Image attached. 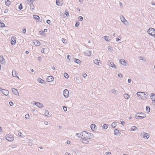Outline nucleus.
<instances>
[{"instance_id": "f257e3e1", "label": "nucleus", "mask_w": 155, "mask_h": 155, "mask_svg": "<svg viewBox=\"0 0 155 155\" xmlns=\"http://www.w3.org/2000/svg\"><path fill=\"white\" fill-rule=\"evenodd\" d=\"M81 138L82 139V142L85 143H88V141L87 140L88 139H90L93 137V135L91 133L86 131H83L81 134Z\"/></svg>"}, {"instance_id": "f03ea898", "label": "nucleus", "mask_w": 155, "mask_h": 155, "mask_svg": "<svg viewBox=\"0 0 155 155\" xmlns=\"http://www.w3.org/2000/svg\"><path fill=\"white\" fill-rule=\"evenodd\" d=\"M146 117V115L143 113H137L136 114L135 116V117L137 119H140L144 118Z\"/></svg>"}, {"instance_id": "7ed1b4c3", "label": "nucleus", "mask_w": 155, "mask_h": 155, "mask_svg": "<svg viewBox=\"0 0 155 155\" xmlns=\"http://www.w3.org/2000/svg\"><path fill=\"white\" fill-rule=\"evenodd\" d=\"M148 33L155 38V29L153 28H149L147 31Z\"/></svg>"}, {"instance_id": "20e7f679", "label": "nucleus", "mask_w": 155, "mask_h": 155, "mask_svg": "<svg viewBox=\"0 0 155 155\" xmlns=\"http://www.w3.org/2000/svg\"><path fill=\"white\" fill-rule=\"evenodd\" d=\"M137 95L138 97H148L149 96V94L147 93H145L144 92H138L137 94Z\"/></svg>"}, {"instance_id": "39448f33", "label": "nucleus", "mask_w": 155, "mask_h": 155, "mask_svg": "<svg viewBox=\"0 0 155 155\" xmlns=\"http://www.w3.org/2000/svg\"><path fill=\"white\" fill-rule=\"evenodd\" d=\"M5 137L6 139L9 141H12L14 139V137L12 135H6Z\"/></svg>"}, {"instance_id": "423d86ee", "label": "nucleus", "mask_w": 155, "mask_h": 155, "mask_svg": "<svg viewBox=\"0 0 155 155\" xmlns=\"http://www.w3.org/2000/svg\"><path fill=\"white\" fill-rule=\"evenodd\" d=\"M0 90L2 93L5 96H7L8 94V91L6 90L3 89L0 87Z\"/></svg>"}, {"instance_id": "0eeeda50", "label": "nucleus", "mask_w": 155, "mask_h": 155, "mask_svg": "<svg viewBox=\"0 0 155 155\" xmlns=\"http://www.w3.org/2000/svg\"><path fill=\"white\" fill-rule=\"evenodd\" d=\"M121 21L125 25H127L128 24V22L125 18L124 17L122 16L121 18H120Z\"/></svg>"}, {"instance_id": "6e6552de", "label": "nucleus", "mask_w": 155, "mask_h": 155, "mask_svg": "<svg viewBox=\"0 0 155 155\" xmlns=\"http://www.w3.org/2000/svg\"><path fill=\"white\" fill-rule=\"evenodd\" d=\"M54 80V78L51 76H48L47 79V81L48 82H52Z\"/></svg>"}, {"instance_id": "1a4fd4ad", "label": "nucleus", "mask_w": 155, "mask_h": 155, "mask_svg": "<svg viewBox=\"0 0 155 155\" xmlns=\"http://www.w3.org/2000/svg\"><path fill=\"white\" fill-rule=\"evenodd\" d=\"M64 97H68L69 95V92L67 89H65L64 91Z\"/></svg>"}, {"instance_id": "9d476101", "label": "nucleus", "mask_w": 155, "mask_h": 155, "mask_svg": "<svg viewBox=\"0 0 155 155\" xmlns=\"http://www.w3.org/2000/svg\"><path fill=\"white\" fill-rule=\"evenodd\" d=\"M120 62L123 65L126 66L127 61L123 59H120L119 60Z\"/></svg>"}, {"instance_id": "9b49d317", "label": "nucleus", "mask_w": 155, "mask_h": 155, "mask_svg": "<svg viewBox=\"0 0 155 155\" xmlns=\"http://www.w3.org/2000/svg\"><path fill=\"white\" fill-rule=\"evenodd\" d=\"M11 44L12 45H14L16 42V38L13 37L11 38Z\"/></svg>"}, {"instance_id": "f8f14e48", "label": "nucleus", "mask_w": 155, "mask_h": 155, "mask_svg": "<svg viewBox=\"0 0 155 155\" xmlns=\"http://www.w3.org/2000/svg\"><path fill=\"white\" fill-rule=\"evenodd\" d=\"M33 42L36 46H39L41 44L40 42L37 40H33Z\"/></svg>"}, {"instance_id": "ddd939ff", "label": "nucleus", "mask_w": 155, "mask_h": 155, "mask_svg": "<svg viewBox=\"0 0 155 155\" xmlns=\"http://www.w3.org/2000/svg\"><path fill=\"white\" fill-rule=\"evenodd\" d=\"M35 105L38 107L41 108L43 107V105L42 104L39 102H36Z\"/></svg>"}, {"instance_id": "4468645a", "label": "nucleus", "mask_w": 155, "mask_h": 155, "mask_svg": "<svg viewBox=\"0 0 155 155\" xmlns=\"http://www.w3.org/2000/svg\"><path fill=\"white\" fill-rule=\"evenodd\" d=\"M12 91L13 93L16 95H18V92L16 89L15 88H12Z\"/></svg>"}, {"instance_id": "2eb2a0df", "label": "nucleus", "mask_w": 155, "mask_h": 155, "mask_svg": "<svg viewBox=\"0 0 155 155\" xmlns=\"http://www.w3.org/2000/svg\"><path fill=\"white\" fill-rule=\"evenodd\" d=\"M91 129L93 130H94L97 129V127L96 125L94 124H92L91 126Z\"/></svg>"}, {"instance_id": "dca6fc26", "label": "nucleus", "mask_w": 155, "mask_h": 155, "mask_svg": "<svg viewBox=\"0 0 155 155\" xmlns=\"http://www.w3.org/2000/svg\"><path fill=\"white\" fill-rule=\"evenodd\" d=\"M84 54L85 55L88 56H91V52L89 50L87 51L84 52Z\"/></svg>"}, {"instance_id": "f3484780", "label": "nucleus", "mask_w": 155, "mask_h": 155, "mask_svg": "<svg viewBox=\"0 0 155 155\" xmlns=\"http://www.w3.org/2000/svg\"><path fill=\"white\" fill-rule=\"evenodd\" d=\"M5 59L2 56H0V62L2 64L5 63Z\"/></svg>"}, {"instance_id": "a211bd4d", "label": "nucleus", "mask_w": 155, "mask_h": 155, "mask_svg": "<svg viewBox=\"0 0 155 155\" xmlns=\"http://www.w3.org/2000/svg\"><path fill=\"white\" fill-rule=\"evenodd\" d=\"M12 75L13 77H17L19 79V77L17 76V73H16V71L15 70H13L12 72Z\"/></svg>"}, {"instance_id": "6ab92c4d", "label": "nucleus", "mask_w": 155, "mask_h": 155, "mask_svg": "<svg viewBox=\"0 0 155 155\" xmlns=\"http://www.w3.org/2000/svg\"><path fill=\"white\" fill-rule=\"evenodd\" d=\"M56 4L59 6H61L63 3L61 1H60V0H57L56 2Z\"/></svg>"}, {"instance_id": "aec40b11", "label": "nucleus", "mask_w": 155, "mask_h": 155, "mask_svg": "<svg viewBox=\"0 0 155 155\" xmlns=\"http://www.w3.org/2000/svg\"><path fill=\"white\" fill-rule=\"evenodd\" d=\"M149 137L150 135L148 134H147L146 133H145V134H144L143 135V137L145 139H147L148 138H149Z\"/></svg>"}, {"instance_id": "412c9836", "label": "nucleus", "mask_w": 155, "mask_h": 155, "mask_svg": "<svg viewBox=\"0 0 155 155\" xmlns=\"http://www.w3.org/2000/svg\"><path fill=\"white\" fill-rule=\"evenodd\" d=\"M110 66L111 67H112V68L116 69H117V66L116 65H115L114 63L112 62H110Z\"/></svg>"}, {"instance_id": "4be33fe9", "label": "nucleus", "mask_w": 155, "mask_h": 155, "mask_svg": "<svg viewBox=\"0 0 155 155\" xmlns=\"http://www.w3.org/2000/svg\"><path fill=\"white\" fill-rule=\"evenodd\" d=\"M94 63L98 65L99 66V64L100 62V61L98 59H95L94 60Z\"/></svg>"}, {"instance_id": "5701e85b", "label": "nucleus", "mask_w": 155, "mask_h": 155, "mask_svg": "<svg viewBox=\"0 0 155 155\" xmlns=\"http://www.w3.org/2000/svg\"><path fill=\"white\" fill-rule=\"evenodd\" d=\"M33 18L35 19L38 20L37 21V22H38L40 21V18L39 17L38 15H33Z\"/></svg>"}, {"instance_id": "b1692460", "label": "nucleus", "mask_w": 155, "mask_h": 155, "mask_svg": "<svg viewBox=\"0 0 155 155\" xmlns=\"http://www.w3.org/2000/svg\"><path fill=\"white\" fill-rule=\"evenodd\" d=\"M38 81L39 83H41L42 84H44L45 82V81L41 79L40 78H38Z\"/></svg>"}, {"instance_id": "393cba45", "label": "nucleus", "mask_w": 155, "mask_h": 155, "mask_svg": "<svg viewBox=\"0 0 155 155\" xmlns=\"http://www.w3.org/2000/svg\"><path fill=\"white\" fill-rule=\"evenodd\" d=\"M104 38L107 41H110V39H109V37L107 36H105L104 37Z\"/></svg>"}, {"instance_id": "a878e982", "label": "nucleus", "mask_w": 155, "mask_h": 155, "mask_svg": "<svg viewBox=\"0 0 155 155\" xmlns=\"http://www.w3.org/2000/svg\"><path fill=\"white\" fill-rule=\"evenodd\" d=\"M110 91L111 92H112L113 93H114V94H117L118 93V91L116 90H115L114 89H112Z\"/></svg>"}, {"instance_id": "bb28decb", "label": "nucleus", "mask_w": 155, "mask_h": 155, "mask_svg": "<svg viewBox=\"0 0 155 155\" xmlns=\"http://www.w3.org/2000/svg\"><path fill=\"white\" fill-rule=\"evenodd\" d=\"M10 2L9 0H5V4L6 5H7V6H9V5H10Z\"/></svg>"}, {"instance_id": "cd10ccee", "label": "nucleus", "mask_w": 155, "mask_h": 155, "mask_svg": "<svg viewBox=\"0 0 155 155\" xmlns=\"http://www.w3.org/2000/svg\"><path fill=\"white\" fill-rule=\"evenodd\" d=\"M137 127L135 126H133L130 128L131 131L136 130L137 129Z\"/></svg>"}, {"instance_id": "c85d7f7f", "label": "nucleus", "mask_w": 155, "mask_h": 155, "mask_svg": "<svg viewBox=\"0 0 155 155\" xmlns=\"http://www.w3.org/2000/svg\"><path fill=\"white\" fill-rule=\"evenodd\" d=\"M117 125V124L115 122L111 124V126L113 128L115 127Z\"/></svg>"}, {"instance_id": "c756f323", "label": "nucleus", "mask_w": 155, "mask_h": 155, "mask_svg": "<svg viewBox=\"0 0 155 155\" xmlns=\"http://www.w3.org/2000/svg\"><path fill=\"white\" fill-rule=\"evenodd\" d=\"M114 134L116 135H117L119 132V130L117 129H115L114 130Z\"/></svg>"}, {"instance_id": "7c9ffc66", "label": "nucleus", "mask_w": 155, "mask_h": 155, "mask_svg": "<svg viewBox=\"0 0 155 155\" xmlns=\"http://www.w3.org/2000/svg\"><path fill=\"white\" fill-rule=\"evenodd\" d=\"M74 60H75V62L78 64H80L81 62V61L78 59L74 58Z\"/></svg>"}, {"instance_id": "2f4dec72", "label": "nucleus", "mask_w": 155, "mask_h": 155, "mask_svg": "<svg viewBox=\"0 0 155 155\" xmlns=\"http://www.w3.org/2000/svg\"><path fill=\"white\" fill-rule=\"evenodd\" d=\"M30 5V9H31L32 10H33L34 9V6L32 4H29Z\"/></svg>"}, {"instance_id": "473e14b6", "label": "nucleus", "mask_w": 155, "mask_h": 155, "mask_svg": "<svg viewBox=\"0 0 155 155\" xmlns=\"http://www.w3.org/2000/svg\"><path fill=\"white\" fill-rule=\"evenodd\" d=\"M107 49L108 50V51H112L113 50V48L110 46H108L107 47Z\"/></svg>"}, {"instance_id": "72a5a7b5", "label": "nucleus", "mask_w": 155, "mask_h": 155, "mask_svg": "<svg viewBox=\"0 0 155 155\" xmlns=\"http://www.w3.org/2000/svg\"><path fill=\"white\" fill-rule=\"evenodd\" d=\"M5 26V25L1 21H0V27H3Z\"/></svg>"}, {"instance_id": "f704fd0d", "label": "nucleus", "mask_w": 155, "mask_h": 155, "mask_svg": "<svg viewBox=\"0 0 155 155\" xmlns=\"http://www.w3.org/2000/svg\"><path fill=\"white\" fill-rule=\"evenodd\" d=\"M146 109L147 111V112L149 113L150 112V108L149 107H148V106L146 107Z\"/></svg>"}, {"instance_id": "c9c22d12", "label": "nucleus", "mask_w": 155, "mask_h": 155, "mask_svg": "<svg viewBox=\"0 0 155 155\" xmlns=\"http://www.w3.org/2000/svg\"><path fill=\"white\" fill-rule=\"evenodd\" d=\"M62 41L64 43L66 44L67 43V41L66 39L62 38Z\"/></svg>"}, {"instance_id": "e433bc0d", "label": "nucleus", "mask_w": 155, "mask_h": 155, "mask_svg": "<svg viewBox=\"0 0 155 155\" xmlns=\"http://www.w3.org/2000/svg\"><path fill=\"white\" fill-rule=\"evenodd\" d=\"M45 114L46 116H48L49 114L48 111L45 110Z\"/></svg>"}, {"instance_id": "4c0bfd02", "label": "nucleus", "mask_w": 155, "mask_h": 155, "mask_svg": "<svg viewBox=\"0 0 155 155\" xmlns=\"http://www.w3.org/2000/svg\"><path fill=\"white\" fill-rule=\"evenodd\" d=\"M139 58L140 60H142L143 61L145 62L146 61V60L144 58V57H140Z\"/></svg>"}, {"instance_id": "58836bf2", "label": "nucleus", "mask_w": 155, "mask_h": 155, "mask_svg": "<svg viewBox=\"0 0 155 155\" xmlns=\"http://www.w3.org/2000/svg\"><path fill=\"white\" fill-rule=\"evenodd\" d=\"M64 76L66 78H68L69 77L68 74L67 73H65L64 74Z\"/></svg>"}, {"instance_id": "ea45409f", "label": "nucleus", "mask_w": 155, "mask_h": 155, "mask_svg": "<svg viewBox=\"0 0 155 155\" xmlns=\"http://www.w3.org/2000/svg\"><path fill=\"white\" fill-rule=\"evenodd\" d=\"M108 126V125L107 124H105L103 125V127L104 128L106 129L107 128Z\"/></svg>"}, {"instance_id": "a19ab883", "label": "nucleus", "mask_w": 155, "mask_h": 155, "mask_svg": "<svg viewBox=\"0 0 155 155\" xmlns=\"http://www.w3.org/2000/svg\"><path fill=\"white\" fill-rule=\"evenodd\" d=\"M78 20L80 21H82L83 20V18L82 16H79L78 18Z\"/></svg>"}, {"instance_id": "79ce46f5", "label": "nucleus", "mask_w": 155, "mask_h": 155, "mask_svg": "<svg viewBox=\"0 0 155 155\" xmlns=\"http://www.w3.org/2000/svg\"><path fill=\"white\" fill-rule=\"evenodd\" d=\"M29 116L28 114H26L25 116V118L27 119H29Z\"/></svg>"}, {"instance_id": "37998d69", "label": "nucleus", "mask_w": 155, "mask_h": 155, "mask_svg": "<svg viewBox=\"0 0 155 155\" xmlns=\"http://www.w3.org/2000/svg\"><path fill=\"white\" fill-rule=\"evenodd\" d=\"M22 32L23 33L25 34L26 32V30L25 28H23L22 29Z\"/></svg>"}, {"instance_id": "c03bdc74", "label": "nucleus", "mask_w": 155, "mask_h": 155, "mask_svg": "<svg viewBox=\"0 0 155 155\" xmlns=\"http://www.w3.org/2000/svg\"><path fill=\"white\" fill-rule=\"evenodd\" d=\"M18 8L20 10H21L22 8V7L21 4H20L19 5Z\"/></svg>"}, {"instance_id": "a18cd8bd", "label": "nucleus", "mask_w": 155, "mask_h": 155, "mask_svg": "<svg viewBox=\"0 0 155 155\" xmlns=\"http://www.w3.org/2000/svg\"><path fill=\"white\" fill-rule=\"evenodd\" d=\"M79 25V23L78 22H77L76 23L75 26L76 27H78Z\"/></svg>"}, {"instance_id": "49530a36", "label": "nucleus", "mask_w": 155, "mask_h": 155, "mask_svg": "<svg viewBox=\"0 0 155 155\" xmlns=\"http://www.w3.org/2000/svg\"><path fill=\"white\" fill-rule=\"evenodd\" d=\"M65 14L67 16H68L69 15L68 11H66L65 12Z\"/></svg>"}, {"instance_id": "de8ad7c7", "label": "nucleus", "mask_w": 155, "mask_h": 155, "mask_svg": "<svg viewBox=\"0 0 155 155\" xmlns=\"http://www.w3.org/2000/svg\"><path fill=\"white\" fill-rule=\"evenodd\" d=\"M122 76L123 75L121 74L120 73L118 74V76L119 78H122Z\"/></svg>"}, {"instance_id": "09e8293b", "label": "nucleus", "mask_w": 155, "mask_h": 155, "mask_svg": "<svg viewBox=\"0 0 155 155\" xmlns=\"http://www.w3.org/2000/svg\"><path fill=\"white\" fill-rule=\"evenodd\" d=\"M63 109L64 111H66L67 110V108L66 107H63Z\"/></svg>"}, {"instance_id": "8fccbe9b", "label": "nucleus", "mask_w": 155, "mask_h": 155, "mask_svg": "<svg viewBox=\"0 0 155 155\" xmlns=\"http://www.w3.org/2000/svg\"><path fill=\"white\" fill-rule=\"evenodd\" d=\"M51 23V21L49 20H47V23L49 24H50V23Z\"/></svg>"}, {"instance_id": "3c124183", "label": "nucleus", "mask_w": 155, "mask_h": 155, "mask_svg": "<svg viewBox=\"0 0 155 155\" xmlns=\"http://www.w3.org/2000/svg\"><path fill=\"white\" fill-rule=\"evenodd\" d=\"M153 96L155 97V94L151 93L150 94V97H153Z\"/></svg>"}, {"instance_id": "603ef678", "label": "nucleus", "mask_w": 155, "mask_h": 155, "mask_svg": "<svg viewBox=\"0 0 155 155\" xmlns=\"http://www.w3.org/2000/svg\"><path fill=\"white\" fill-rule=\"evenodd\" d=\"M45 48H43L41 50V52L42 53H44L45 52V51H45Z\"/></svg>"}, {"instance_id": "864d4df0", "label": "nucleus", "mask_w": 155, "mask_h": 155, "mask_svg": "<svg viewBox=\"0 0 155 155\" xmlns=\"http://www.w3.org/2000/svg\"><path fill=\"white\" fill-rule=\"evenodd\" d=\"M42 58L41 56H39L38 57V60L39 61H41L42 60Z\"/></svg>"}, {"instance_id": "5fc2aeb1", "label": "nucleus", "mask_w": 155, "mask_h": 155, "mask_svg": "<svg viewBox=\"0 0 155 155\" xmlns=\"http://www.w3.org/2000/svg\"><path fill=\"white\" fill-rule=\"evenodd\" d=\"M10 105L11 106H12L13 105V103L11 101L9 103Z\"/></svg>"}, {"instance_id": "6e6d98bb", "label": "nucleus", "mask_w": 155, "mask_h": 155, "mask_svg": "<svg viewBox=\"0 0 155 155\" xmlns=\"http://www.w3.org/2000/svg\"><path fill=\"white\" fill-rule=\"evenodd\" d=\"M87 76V75L86 74V73L84 74L83 75V76L84 78H85Z\"/></svg>"}, {"instance_id": "4d7b16f0", "label": "nucleus", "mask_w": 155, "mask_h": 155, "mask_svg": "<svg viewBox=\"0 0 155 155\" xmlns=\"http://www.w3.org/2000/svg\"><path fill=\"white\" fill-rule=\"evenodd\" d=\"M76 80H77V82L78 83H80V81L79 79L78 78H76Z\"/></svg>"}, {"instance_id": "13d9d810", "label": "nucleus", "mask_w": 155, "mask_h": 155, "mask_svg": "<svg viewBox=\"0 0 155 155\" xmlns=\"http://www.w3.org/2000/svg\"><path fill=\"white\" fill-rule=\"evenodd\" d=\"M8 9H5L4 11V13H6L8 12Z\"/></svg>"}, {"instance_id": "bf43d9fd", "label": "nucleus", "mask_w": 155, "mask_h": 155, "mask_svg": "<svg viewBox=\"0 0 155 155\" xmlns=\"http://www.w3.org/2000/svg\"><path fill=\"white\" fill-rule=\"evenodd\" d=\"M131 80L130 79H129L128 80V83H130L131 82Z\"/></svg>"}, {"instance_id": "052dcab7", "label": "nucleus", "mask_w": 155, "mask_h": 155, "mask_svg": "<svg viewBox=\"0 0 155 155\" xmlns=\"http://www.w3.org/2000/svg\"><path fill=\"white\" fill-rule=\"evenodd\" d=\"M44 124L45 125H48V121H45L44 122Z\"/></svg>"}, {"instance_id": "680f3d73", "label": "nucleus", "mask_w": 155, "mask_h": 155, "mask_svg": "<svg viewBox=\"0 0 155 155\" xmlns=\"http://www.w3.org/2000/svg\"><path fill=\"white\" fill-rule=\"evenodd\" d=\"M119 4H120V7H122V6H123V4H122V2H120Z\"/></svg>"}, {"instance_id": "e2e57ef3", "label": "nucleus", "mask_w": 155, "mask_h": 155, "mask_svg": "<svg viewBox=\"0 0 155 155\" xmlns=\"http://www.w3.org/2000/svg\"><path fill=\"white\" fill-rule=\"evenodd\" d=\"M111 153L109 152H107V155H110V154H111Z\"/></svg>"}, {"instance_id": "0e129e2a", "label": "nucleus", "mask_w": 155, "mask_h": 155, "mask_svg": "<svg viewBox=\"0 0 155 155\" xmlns=\"http://www.w3.org/2000/svg\"><path fill=\"white\" fill-rule=\"evenodd\" d=\"M39 33L41 35H42L43 33V31H39Z\"/></svg>"}, {"instance_id": "69168bd1", "label": "nucleus", "mask_w": 155, "mask_h": 155, "mask_svg": "<svg viewBox=\"0 0 155 155\" xmlns=\"http://www.w3.org/2000/svg\"><path fill=\"white\" fill-rule=\"evenodd\" d=\"M116 40L117 41H120V39H119V38H117L116 39Z\"/></svg>"}, {"instance_id": "338daca9", "label": "nucleus", "mask_w": 155, "mask_h": 155, "mask_svg": "<svg viewBox=\"0 0 155 155\" xmlns=\"http://www.w3.org/2000/svg\"><path fill=\"white\" fill-rule=\"evenodd\" d=\"M65 154L66 155H71L68 152L66 153Z\"/></svg>"}, {"instance_id": "774afa93", "label": "nucleus", "mask_w": 155, "mask_h": 155, "mask_svg": "<svg viewBox=\"0 0 155 155\" xmlns=\"http://www.w3.org/2000/svg\"><path fill=\"white\" fill-rule=\"evenodd\" d=\"M153 103L154 104V105L155 106V99L153 100Z\"/></svg>"}]
</instances>
